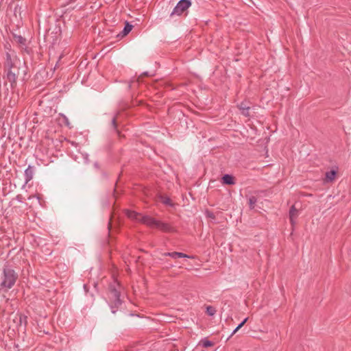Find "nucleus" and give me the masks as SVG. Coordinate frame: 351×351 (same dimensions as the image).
Instances as JSON below:
<instances>
[{
	"instance_id": "f257e3e1",
	"label": "nucleus",
	"mask_w": 351,
	"mask_h": 351,
	"mask_svg": "<svg viewBox=\"0 0 351 351\" xmlns=\"http://www.w3.org/2000/svg\"><path fill=\"white\" fill-rule=\"evenodd\" d=\"M22 62L17 57L16 53L13 51L6 52L5 56V61L3 63L4 71L10 86L12 88L16 86L17 79L22 75V80L24 79L26 72L22 70Z\"/></svg>"
},
{
	"instance_id": "f03ea898",
	"label": "nucleus",
	"mask_w": 351,
	"mask_h": 351,
	"mask_svg": "<svg viewBox=\"0 0 351 351\" xmlns=\"http://www.w3.org/2000/svg\"><path fill=\"white\" fill-rule=\"evenodd\" d=\"M17 279V273L13 269L5 267L1 274L0 287L8 290L14 285Z\"/></svg>"
},
{
	"instance_id": "7ed1b4c3",
	"label": "nucleus",
	"mask_w": 351,
	"mask_h": 351,
	"mask_svg": "<svg viewBox=\"0 0 351 351\" xmlns=\"http://www.w3.org/2000/svg\"><path fill=\"white\" fill-rule=\"evenodd\" d=\"M109 299L111 303L112 312L114 313L116 310L114 308H117L121 304V300L120 299V290L121 285L117 281H114L109 285Z\"/></svg>"
},
{
	"instance_id": "20e7f679",
	"label": "nucleus",
	"mask_w": 351,
	"mask_h": 351,
	"mask_svg": "<svg viewBox=\"0 0 351 351\" xmlns=\"http://www.w3.org/2000/svg\"><path fill=\"white\" fill-rule=\"evenodd\" d=\"M191 5L190 0H180L170 14L171 16L174 15L180 16Z\"/></svg>"
},
{
	"instance_id": "39448f33",
	"label": "nucleus",
	"mask_w": 351,
	"mask_h": 351,
	"mask_svg": "<svg viewBox=\"0 0 351 351\" xmlns=\"http://www.w3.org/2000/svg\"><path fill=\"white\" fill-rule=\"evenodd\" d=\"M158 221V220L147 215L141 217V222L151 228H156Z\"/></svg>"
},
{
	"instance_id": "423d86ee",
	"label": "nucleus",
	"mask_w": 351,
	"mask_h": 351,
	"mask_svg": "<svg viewBox=\"0 0 351 351\" xmlns=\"http://www.w3.org/2000/svg\"><path fill=\"white\" fill-rule=\"evenodd\" d=\"M299 215V211L295 208V206L293 205L289 210V219L292 226H295L296 223V219Z\"/></svg>"
},
{
	"instance_id": "0eeeda50",
	"label": "nucleus",
	"mask_w": 351,
	"mask_h": 351,
	"mask_svg": "<svg viewBox=\"0 0 351 351\" xmlns=\"http://www.w3.org/2000/svg\"><path fill=\"white\" fill-rule=\"evenodd\" d=\"M337 171L336 170H331L330 171H327L325 173V178L324 179V182H332L336 178Z\"/></svg>"
},
{
	"instance_id": "6e6552de",
	"label": "nucleus",
	"mask_w": 351,
	"mask_h": 351,
	"mask_svg": "<svg viewBox=\"0 0 351 351\" xmlns=\"http://www.w3.org/2000/svg\"><path fill=\"white\" fill-rule=\"evenodd\" d=\"M125 213L128 218L137 221H141V217H143L140 213L130 210H125Z\"/></svg>"
},
{
	"instance_id": "1a4fd4ad",
	"label": "nucleus",
	"mask_w": 351,
	"mask_h": 351,
	"mask_svg": "<svg viewBox=\"0 0 351 351\" xmlns=\"http://www.w3.org/2000/svg\"><path fill=\"white\" fill-rule=\"evenodd\" d=\"M156 228L165 232L173 231V228L169 223L160 221H158L156 223Z\"/></svg>"
},
{
	"instance_id": "9d476101",
	"label": "nucleus",
	"mask_w": 351,
	"mask_h": 351,
	"mask_svg": "<svg viewBox=\"0 0 351 351\" xmlns=\"http://www.w3.org/2000/svg\"><path fill=\"white\" fill-rule=\"evenodd\" d=\"M34 175V169L31 166H28V167L25 171V183H28L32 178Z\"/></svg>"
},
{
	"instance_id": "9b49d317",
	"label": "nucleus",
	"mask_w": 351,
	"mask_h": 351,
	"mask_svg": "<svg viewBox=\"0 0 351 351\" xmlns=\"http://www.w3.org/2000/svg\"><path fill=\"white\" fill-rule=\"evenodd\" d=\"M165 256H169L173 258H191L189 255L182 253V252H167L165 254Z\"/></svg>"
},
{
	"instance_id": "f8f14e48",
	"label": "nucleus",
	"mask_w": 351,
	"mask_h": 351,
	"mask_svg": "<svg viewBox=\"0 0 351 351\" xmlns=\"http://www.w3.org/2000/svg\"><path fill=\"white\" fill-rule=\"evenodd\" d=\"M158 198L160 202H162L165 205L169 206L171 207L174 206V204L173 203L172 200L166 195H161L159 196Z\"/></svg>"
},
{
	"instance_id": "ddd939ff",
	"label": "nucleus",
	"mask_w": 351,
	"mask_h": 351,
	"mask_svg": "<svg viewBox=\"0 0 351 351\" xmlns=\"http://www.w3.org/2000/svg\"><path fill=\"white\" fill-rule=\"evenodd\" d=\"M222 183L224 184H229V185L234 184V178L231 175L226 174L222 177Z\"/></svg>"
},
{
	"instance_id": "4468645a",
	"label": "nucleus",
	"mask_w": 351,
	"mask_h": 351,
	"mask_svg": "<svg viewBox=\"0 0 351 351\" xmlns=\"http://www.w3.org/2000/svg\"><path fill=\"white\" fill-rule=\"evenodd\" d=\"M239 108L241 110L242 114H243L245 117L249 116L250 107L247 106L245 103H241V104L239 106Z\"/></svg>"
},
{
	"instance_id": "2eb2a0df",
	"label": "nucleus",
	"mask_w": 351,
	"mask_h": 351,
	"mask_svg": "<svg viewBox=\"0 0 351 351\" xmlns=\"http://www.w3.org/2000/svg\"><path fill=\"white\" fill-rule=\"evenodd\" d=\"M133 26L130 25L128 22H125V27L122 31V36H126L128 34H129L131 30L132 29Z\"/></svg>"
},
{
	"instance_id": "dca6fc26",
	"label": "nucleus",
	"mask_w": 351,
	"mask_h": 351,
	"mask_svg": "<svg viewBox=\"0 0 351 351\" xmlns=\"http://www.w3.org/2000/svg\"><path fill=\"white\" fill-rule=\"evenodd\" d=\"M14 39L16 43L21 45V46H25L26 45V39L21 36L15 35L14 36Z\"/></svg>"
},
{
	"instance_id": "f3484780",
	"label": "nucleus",
	"mask_w": 351,
	"mask_h": 351,
	"mask_svg": "<svg viewBox=\"0 0 351 351\" xmlns=\"http://www.w3.org/2000/svg\"><path fill=\"white\" fill-rule=\"evenodd\" d=\"M257 202V198L255 196H251L249 198L248 204L250 209L254 208L255 204Z\"/></svg>"
},
{
	"instance_id": "a211bd4d",
	"label": "nucleus",
	"mask_w": 351,
	"mask_h": 351,
	"mask_svg": "<svg viewBox=\"0 0 351 351\" xmlns=\"http://www.w3.org/2000/svg\"><path fill=\"white\" fill-rule=\"evenodd\" d=\"M200 343L202 344V346L204 347V348H208V347H211V346H214V343L206 339H202L201 341H200Z\"/></svg>"
},
{
	"instance_id": "6ab92c4d",
	"label": "nucleus",
	"mask_w": 351,
	"mask_h": 351,
	"mask_svg": "<svg viewBox=\"0 0 351 351\" xmlns=\"http://www.w3.org/2000/svg\"><path fill=\"white\" fill-rule=\"evenodd\" d=\"M206 313L208 315L213 316V315H214L216 313V310H215V308L214 307H213L211 306H208L206 308Z\"/></svg>"
},
{
	"instance_id": "aec40b11",
	"label": "nucleus",
	"mask_w": 351,
	"mask_h": 351,
	"mask_svg": "<svg viewBox=\"0 0 351 351\" xmlns=\"http://www.w3.org/2000/svg\"><path fill=\"white\" fill-rule=\"evenodd\" d=\"M112 125L114 130H117V117H114L112 120Z\"/></svg>"
},
{
	"instance_id": "412c9836",
	"label": "nucleus",
	"mask_w": 351,
	"mask_h": 351,
	"mask_svg": "<svg viewBox=\"0 0 351 351\" xmlns=\"http://www.w3.org/2000/svg\"><path fill=\"white\" fill-rule=\"evenodd\" d=\"M16 199L19 202H23L24 197H23L22 195L19 194L16 196Z\"/></svg>"
},
{
	"instance_id": "4be33fe9",
	"label": "nucleus",
	"mask_w": 351,
	"mask_h": 351,
	"mask_svg": "<svg viewBox=\"0 0 351 351\" xmlns=\"http://www.w3.org/2000/svg\"><path fill=\"white\" fill-rule=\"evenodd\" d=\"M248 318H245L241 324H239L238 328L240 329L247 321Z\"/></svg>"
},
{
	"instance_id": "5701e85b",
	"label": "nucleus",
	"mask_w": 351,
	"mask_h": 351,
	"mask_svg": "<svg viewBox=\"0 0 351 351\" xmlns=\"http://www.w3.org/2000/svg\"><path fill=\"white\" fill-rule=\"evenodd\" d=\"M239 330V328H238V326L233 330V332H232L230 337L233 336L238 330Z\"/></svg>"
},
{
	"instance_id": "b1692460",
	"label": "nucleus",
	"mask_w": 351,
	"mask_h": 351,
	"mask_svg": "<svg viewBox=\"0 0 351 351\" xmlns=\"http://www.w3.org/2000/svg\"><path fill=\"white\" fill-rule=\"evenodd\" d=\"M110 226H111V224H110V222L109 221V223H108V228H110Z\"/></svg>"
}]
</instances>
